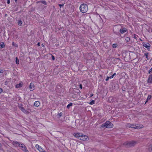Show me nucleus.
Here are the masks:
<instances>
[{"mask_svg":"<svg viewBox=\"0 0 152 152\" xmlns=\"http://www.w3.org/2000/svg\"><path fill=\"white\" fill-rule=\"evenodd\" d=\"M127 127H130L131 128H134L135 129H139L143 128V126L142 125L135 124H130L128 123L126 125Z\"/></svg>","mask_w":152,"mask_h":152,"instance_id":"1","label":"nucleus"},{"mask_svg":"<svg viewBox=\"0 0 152 152\" xmlns=\"http://www.w3.org/2000/svg\"><path fill=\"white\" fill-rule=\"evenodd\" d=\"M88 6L86 4H82L80 7V11L83 13L86 12L88 11Z\"/></svg>","mask_w":152,"mask_h":152,"instance_id":"2","label":"nucleus"},{"mask_svg":"<svg viewBox=\"0 0 152 152\" xmlns=\"http://www.w3.org/2000/svg\"><path fill=\"white\" fill-rule=\"evenodd\" d=\"M137 143L136 142L134 141H127L125 142L124 145L127 147H130L134 146Z\"/></svg>","mask_w":152,"mask_h":152,"instance_id":"3","label":"nucleus"},{"mask_svg":"<svg viewBox=\"0 0 152 152\" xmlns=\"http://www.w3.org/2000/svg\"><path fill=\"white\" fill-rule=\"evenodd\" d=\"M113 124L109 121H107L106 122L102 125V127H106L107 128H110L113 127Z\"/></svg>","mask_w":152,"mask_h":152,"instance_id":"4","label":"nucleus"},{"mask_svg":"<svg viewBox=\"0 0 152 152\" xmlns=\"http://www.w3.org/2000/svg\"><path fill=\"white\" fill-rule=\"evenodd\" d=\"M19 147L21 148V149L23 151L25 152H28V151L26 148V147L25 145H24V144H20Z\"/></svg>","mask_w":152,"mask_h":152,"instance_id":"5","label":"nucleus"},{"mask_svg":"<svg viewBox=\"0 0 152 152\" xmlns=\"http://www.w3.org/2000/svg\"><path fill=\"white\" fill-rule=\"evenodd\" d=\"M89 138L86 135H83L82 134L81 138H80V140H88Z\"/></svg>","mask_w":152,"mask_h":152,"instance_id":"6","label":"nucleus"},{"mask_svg":"<svg viewBox=\"0 0 152 152\" xmlns=\"http://www.w3.org/2000/svg\"><path fill=\"white\" fill-rule=\"evenodd\" d=\"M19 107L20 109L24 113L26 114H28V112L26 110H25V109L22 106V105H19Z\"/></svg>","mask_w":152,"mask_h":152,"instance_id":"7","label":"nucleus"},{"mask_svg":"<svg viewBox=\"0 0 152 152\" xmlns=\"http://www.w3.org/2000/svg\"><path fill=\"white\" fill-rule=\"evenodd\" d=\"M35 86L34 83H31L29 86V88L31 91L35 89Z\"/></svg>","mask_w":152,"mask_h":152,"instance_id":"8","label":"nucleus"},{"mask_svg":"<svg viewBox=\"0 0 152 152\" xmlns=\"http://www.w3.org/2000/svg\"><path fill=\"white\" fill-rule=\"evenodd\" d=\"M127 30L126 28H123L120 30V32L121 34H124L127 31Z\"/></svg>","mask_w":152,"mask_h":152,"instance_id":"9","label":"nucleus"},{"mask_svg":"<svg viewBox=\"0 0 152 152\" xmlns=\"http://www.w3.org/2000/svg\"><path fill=\"white\" fill-rule=\"evenodd\" d=\"M81 135H82V134H80L79 133H77L76 134H74V136L77 138L79 139L80 140V138H81Z\"/></svg>","mask_w":152,"mask_h":152,"instance_id":"10","label":"nucleus"},{"mask_svg":"<svg viewBox=\"0 0 152 152\" xmlns=\"http://www.w3.org/2000/svg\"><path fill=\"white\" fill-rule=\"evenodd\" d=\"M143 47L147 48V49H149L151 46L150 45L149 43H143Z\"/></svg>","mask_w":152,"mask_h":152,"instance_id":"11","label":"nucleus"},{"mask_svg":"<svg viewBox=\"0 0 152 152\" xmlns=\"http://www.w3.org/2000/svg\"><path fill=\"white\" fill-rule=\"evenodd\" d=\"M13 145L17 147L20 146V144H19V142L16 141H13L12 143Z\"/></svg>","mask_w":152,"mask_h":152,"instance_id":"12","label":"nucleus"},{"mask_svg":"<svg viewBox=\"0 0 152 152\" xmlns=\"http://www.w3.org/2000/svg\"><path fill=\"white\" fill-rule=\"evenodd\" d=\"M148 82V83H152V75L149 76Z\"/></svg>","mask_w":152,"mask_h":152,"instance_id":"13","label":"nucleus"},{"mask_svg":"<svg viewBox=\"0 0 152 152\" xmlns=\"http://www.w3.org/2000/svg\"><path fill=\"white\" fill-rule=\"evenodd\" d=\"M148 149L150 152H152V144H151L149 145Z\"/></svg>","mask_w":152,"mask_h":152,"instance_id":"14","label":"nucleus"},{"mask_svg":"<svg viewBox=\"0 0 152 152\" xmlns=\"http://www.w3.org/2000/svg\"><path fill=\"white\" fill-rule=\"evenodd\" d=\"M39 102L38 101H36L34 103V105L36 107H38L39 105Z\"/></svg>","mask_w":152,"mask_h":152,"instance_id":"15","label":"nucleus"},{"mask_svg":"<svg viewBox=\"0 0 152 152\" xmlns=\"http://www.w3.org/2000/svg\"><path fill=\"white\" fill-rule=\"evenodd\" d=\"M38 151L40 152H46L45 151V150H44L41 147L38 150Z\"/></svg>","mask_w":152,"mask_h":152,"instance_id":"16","label":"nucleus"},{"mask_svg":"<svg viewBox=\"0 0 152 152\" xmlns=\"http://www.w3.org/2000/svg\"><path fill=\"white\" fill-rule=\"evenodd\" d=\"M149 54L148 53H144V55L146 57L147 60H148L149 59V58H148Z\"/></svg>","mask_w":152,"mask_h":152,"instance_id":"17","label":"nucleus"},{"mask_svg":"<svg viewBox=\"0 0 152 152\" xmlns=\"http://www.w3.org/2000/svg\"><path fill=\"white\" fill-rule=\"evenodd\" d=\"M4 46L5 45L4 43L3 42H1V43L0 48H3L4 47Z\"/></svg>","mask_w":152,"mask_h":152,"instance_id":"18","label":"nucleus"},{"mask_svg":"<svg viewBox=\"0 0 152 152\" xmlns=\"http://www.w3.org/2000/svg\"><path fill=\"white\" fill-rule=\"evenodd\" d=\"M72 103L71 102L69 103V104H68L67 105V108L68 109H69L70 107L72 106Z\"/></svg>","mask_w":152,"mask_h":152,"instance_id":"19","label":"nucleus"},{"mask_svg":"<svg viewBox=\"0 0 152 152\" xmlns=\"http://www.w3.org/2000/svg\"><path fill=\"white\" fill-rule=\"evenodd\" d=\"M22 86V84L21 83H19V84H18L16 85V87L17 88H18L21 87Z\"/></svg>","mask_w":152,"mask_h":152,"instance_id":"20","label":"nucleus"},{"mask_svg":"<svg viewBox=\"0 0 152 152\" xmlns=\"http://www.w3.org/2000/svg\"><path fill=\"white\" fill-rule=\"evenodd\" d=\"M151 95H148V98H147V100H146V101L145 103V104L146 103V102H147L148 100H150L151 99Z\"/></svg>","mask_w":152,"mask_h":152,"instance_id":"21","label":"nucleus"},{"mask_svg":"<svg viewBox=\"0 0 152 152\" xmlns=\"http://www.w3.org/2000/svg\"><path fill=\"white\" fill-rule=\"evenodd\" d=\"M41 147H40L38 145L36 144L35 145V147L38 150Z\"/></svg>","mask_w":152,"mask_h":152,"instance_id":"22","label":"nucleus"},{"mask_svg":"<svg viewBox=\"0 0 152 152\" xmlns=\"http://www.w3.org/2000/svg\"><path fill=\"white\" fill-rule=\"evenodd\" d=\"M95 101L94 100H92L91 102H90L89 103V104L91 105L93 104H94Z\"/></svg>","mask_w":152,"mask_h":152,"instance_id":"23","label":"nucleus"},{"mask_svg":"<svg viewBox=\"0 0 152 152\" xmlns=\"http://www.w3.org/2000/svg\"><path fill=\"white\" fill-rule=\"evenodd\" d=\"M16 63L17 64H18L19 63V60L17 58H16Z\"/></svg>","mask_w":152,"mask_h":152,"instance_id":"24","label":"nucleus"},{"mask_svg":"<svg viewBox=\"0 0 152 152\" xmlns=\"http://www.w3.org/2000/svg\"><path fill=\"white\" fill-rule=\"evenodd\" d=\"M22 23V22L21 20H19L18 22V25L19 26H21Z\"/></svg>","mask_w":152,"mask_h":152,"instance_id":"25","label":"nucleus"},{"mask_svg":"<svg viewBox=\"0 0 152 152\" xmlns=\"http://www.w3.org/2000/svg\"><path fill=\"white\" fill-rule=\"evenodd\" d=\"M125 40L127 42H128L129 41L130 39L129 37H127L126 38Z\"/></svg>","mask_w":152,"mask_h":152,"instance_id":"26","label":"nucleus"},{"mask_svg":"<svg viewBox=\"0 0 152 152\" xmlns=\"http://www.w3.org/2000/svg\"><path fill=\"white\" fill-rule=\"evenodd\" d=\"M117 46V44H114L113 45V48H116Z\"/></svg>","mask_w":152,"mask_h":152,"instance_id":"27","label":"nucleus"},{"mask_svg":"<svg viewBox=\"0 0 152 152\" xmlns=\"http://www.w3.org/2000/svg\"><path fill=\"white\" fill-rule=\"evenodd\" d=\"M41 3L45 5H46L47 4V3L46 1H41Z\"/></svg>","mask_w":152,"mask_h":152,"instance_id":"28","label":"nucleus"},{"mask_svg":"<svg viewBox=\"0 0 152 152\" xmlns=\"http://www.w3.org/2000/svg\"><path fill=\"white\" fill-rule=\"evenodd\" d=\"M115 75H116L115 73H114L113 75H112L111 76H110V79L113 78Z\"/></svg>","mask_w":152,"mask_h":152,"instance_id":"29","label":"nucleus"},{"mask_svg":"<svg viewBox=\"0 0 152 152\" xmlns=\"http://www.w3.org/2000/svg\"><path fill=\"white\" fill-rule=\"evenodd\" d=\"M12 45L15 47H17L18 46L17 45L13 42H12Z\"/></svg>","mask_w":152,"mask_h":152,"instance_id":"30","label":"nucleus"},{"mask_svg":"<svg viewBox=\"0 0 152 152\" xmlns=\"http://www.w3.org/2000/svg\"><path fill=\"white\" fill-rule=\"evenodd\" d=\"M152 72V67L149 70V74H151Z\"/></svg>","mask_w":152,"mask_h":152,"instance_id":"31","label":"nucleus"},{"mask_svg":"<svg viewBox=\"0 0 152 152\" xmlns=\"http://www.w3.org/2000/svg\"><path fill=\"white\" fill-rule=\"evenodd\" d=\"M62 115V113L61 112L58 114V116L60 117H61V116Z\"/></svg>","mask_w":152,"mask_h":152,"instance_id":"32","label":"nucleus"},{"mask_svg":"<svg viewBox=\"0 0 152 152\" xmlns=\"http://www.w3.org/2000/svg\"><path fill=\"white\" fill-rule=\"evenodd\" d=\"M110 77H107V78H106L105 80L106 81H107L109 80V79H110Z\"/></svg>","mask_w":152,"mask_h":152,"instance_id":"33","label":"nucleus"},{"mask_svg":"<svg viewBox=\"0 0 152 152\" xmlns=\"http://www.w3.org/2000/svg\"><path fill=\"white\" fill-rule=\"evenodd\" d=\"M3 91V90L1 88H0V94Z\"/></svg>","mask_w":152,"mask_h":152,"instance_id":"34","label":"nucleus"},{"mask_svg":"<svg viewBox=\"0 0 152 152\" xmlns=\"http://www.w3.org/2000/svg\"><path fill=\"white\" fill-rule=\"evenodd\" d=\"M3 72V70L0 69V73H2Z\"/></svg>","mask_w":152,"mask_h":152,"instance_id":"35","label":"nucleus"},{"mask_svg":"<svg viewBox=\"0 0 152 152\" xmlns=\"http://www.w3.org/2000/svg\"><path fill=\"white\" fill-rule=\"evenodd\" d=\"M79 87L80 88H81V89H82V85L81 84H80V85H79Z\"/></svg>","mask_w":152,"mask_h":152,"instance_id":"36","label":"nucleus"},{"mask_svg":"<svg viewBox=\"0 0 152 152\" xmlns=\"http://www.w3.org/2000/svg\"><path fill=\"white\" fill-rule=\"evenodd\" d=\"M7 3L8 4H9L10 3V0H7Z\"/></svg>","mask_w":152,"mask_h":152,"instance_id":"37","label":"nucleus"},{"mask_svg":"<svg viewBox=\"0 0 152 152\" xmlns=\"http://www.w3.org/2000/svg\"><path fill=\"white\" fill-rule=\"evenodd\" d=\"M52 60H55V57H54V56H52Z\"/></svg>","mask_w":152,"mask_h":152,"instance_id":"38","label":"nucleus"},{"mask_svg":"<svg viewBox=\"0 0 152 152\" xmlns=\"http://www.w3.org/2000/svg\"><path fill=\"white\" fill-rule=\"evenodd\" d=\"M37 45L39 46H40V43L39 42L37 44Z\"/></svg>","mask_w":152,"mask_h":152,"instance_id":"39","label":"nucleus"},{"mask_svg":"<svg viewBox=\"0 0 152 152\" xmlns=\"http://www.w3.org/2000/svg\"><path fill=\"white\" fill-rule=\"evenodd\" d=\"M93 94H91V95H90V97H92V96H93Z\"/></svg>","mask_w":152,"mask_h":152,"instance_id":"40","label":"nucleus"},{"mask_svg":"<svg viewBox=\"0 0 152 152\" xmlns=\"http://www.w3.org/2000/svg\"><path fill=\"white\" fill-rule=\"evenodd\" d=\"M59 5L60 7H61V6H63V5L59 4Z\"/></svg>","mask_w":152,"mask_h":152,"instance_id":"41","label":"nucleus"},{"mask_svg":"<svg viewBox=\"0 0 152 152\" xmlns=\"http://www.w3.org/2000/svg\"><path fill=\"white\" fill-rule=\"evenodd\" d=\"M1 149V145L0 143V150Z\"/></svg>","mask_w":152,"mask_h":152,"instance_id":"42","label":"nucleus"},{"mask_svg":"<svg viewBox=\"0 0 152 152\" xmlns=\"http://www.w3.org/2000/svg\"><path fill=\"white\" fill-rule=\"evenodd\" d=\"M42 46L43 47H44V45H43V44H42Z\"/></svg>","mask_w":152,"mask_h":152,"instance_id":"43","label":"nucleus"},{"mask_svg":"<svg viewBox=\"0 0 152 152\" xmlns=\"http://www.w3.org/2000/svg\"><path fill=\"white\" fill-rule=\"evenodd\" d=\"M15 0V2H16V1H17V0Z\"/></svg>","mask_w":152,"mask_h":152,"instance_id":"44","label":"nucleus"}]
</instances>
